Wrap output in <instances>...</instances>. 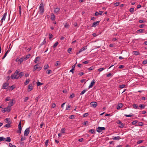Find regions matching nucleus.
Returning <instances> with one entry per match:
<instances>
[{
	"label": "nucleus",
	"mask_w": 147,
	"mask_h": 147,
	"mask_svg": "<svg viewBox=\"0 0 147 147\" xmlns=\"http://www.w3.org/2000/svg\"><path fill=\"white\" fill-rule=\"evenodd\" d=\"M49 67V66L48 65H45L44 67V69H47Z\"/></svg>",
	"instance_id": "obj_56"
},
{
	"label": "nucleus",
	"mask_w": 147,
	"mask_h": 147,
	"mask_svg": "<svg viewBox=\"0 0 147 147\" xmlns=\"http://www.w3.org/2000/svg\"><path fill=\"white\" fill-rule=\"evenodd\" d=\"M9 84L7 82H6L3 84L2 87V88L3 89H6L7 88L6 87Z\"/></svg>",
	"instance_id": "obj_12"
},
{
	"label": "nucleus",
	"mask_w": 147,
	"mask_h": 147,
	"mask_svg": "<svg viewBox=\"0 0 147 147\" xmlns=\"http://www.w3.org/2000/svg\"><path fill=\"white\" fill-rule=\"evenodd\" d=\"M38 64H36V65H35L34 67V69H38Z\"/></svg>",
	"instance_id": "obj_52"
},
{
	"label": "nucleus",
	"mask_w": 147,
	"mask_h": 147,
	"mask_svg": "<svg viewBox=\"0 0 147 147\" xmlns=\"http://www.w3.org/2000/svg\"><path fill=\"white\" fill-rule=\"evenodd\" d=\"M142 63L144 65L146 64L147 63V61L146 60L142 62Z\"/></svg>",
	"instance_id": "obj_61"
},
{
	"label": "nucleus",
	"mask_w": 147,
	"mask_h": 147,
	"mask_svg": "<svg viewBox=\"0 0 147 147\" xmlns=\"http://www.w3.org/2000/svg\"><path fill=\"white\" fill-rule=\"evenodd\" d=\"M72 50V48H69L67 50V52L69 54H71V53L70 52Z\"/></svg>",
	"instance_id": "obj_41"
},
{
	"label": "nucleus",
	"mask_w": 147,
	"mask_h": 147,
	"mask_svg": "<svg viewBox=\"0 0 147 147\" xmlns=\"http://www.w3.org/2000/svg\"><path fill=\"white\" fill-rule=\"evenodd\" d=\"M3 109H2L1 111L2 113H4L6 112H9L11 110V108H10L8 106L7 107L3 108V110H2Z\"/></svg>",
	"instance_id": "obj_2"
},
{
	"label": "nucleus",
	"mask_w": 147,
	"mask_h": 147,
	"mask_svg": "<svg viewBox=\"0 0 147 147\" xmlns=\"http://www.w3.org/2000/svg\"><path fill=\"white\" fill-rule=\"evenodd\" d=\"M144 30L143 29H140L137 30L136 32L137 33L139 34L141 33L144 32Z\"/></svg>",
	"instance_id": "obj_18"
},
{
	"label": "nucleus",
	"mask_w": 147,
	"mask_h": 147,
	"mask_svg": "<svg viewBox=\"0 0 147 147\" xmlns=\"http://www.w3.org/2000/svg\"><path fill=\"white\" fill-rule=\"evenodd\" d=\"M122 106V104L121 103L117 105V109H120Z\"/></svg>",
	"instance_id": "obj_21"
},
{
	"label": "nucleus",
	"mask_w": 147,
	"mask_h": 147,
	"mask_svg": "<svg viewBox=\"0 0 147 147\" xmlns=\"http://www.w3.org/2000/svg\"><path fill=\"white\" fill-rule=\"evenodd\" d=\"M59 11V8L57 7L54 9V12L55 13H57Z\"/></svg>",
	"instance_id": "obj_16"
},
{
	"label": "nucleus",
	"mask_w": 147,
	"mask_h": 147,
	"mask_svg": "<svg viewBox=\"0 0 147 147\" xmlns=\"http://www.w3.org/2000/svg\"><path fill=\"white\" fill-rule=\"evenodd\" d=\"M89 132L91 134H94L95 133V130L94 129H91L89 131Z\"/></svg>",
	"instance_id": "obj_23"
},
{
	"label": "nucleus",
	"mask_w": 147,
	"mask_h": 147,
	"mask_svg": "<svg viewBox=\"0 0 147 147\" xmlns=\"http://www.w3.org/2000/svg\"><path fill=\"white\" fill-rule=\"evenodd\" d=\"M6 138L2 137H0V142L4 141L5 140Z\"/></svg>",
	"instance_id": "obj_37"
},
{
	"label": "nucleus",
	"mask_w": 147,
	"mask_h": 147,
	"mask_svg": "<svg viewBox=\"0 0 147 147\" xmlns=\"http://www.w3.org/2000/svg\"><path fill=\"white\" fill-rule=\"evenodd\" d=\"M10 99V98L9 97H7L5 100V102L9 100Z\"/></svg>",
	"instance_id": "obj_58"
},
{
	"label": "nucleus",
	"mask_w": 147,
	"mask_h": 147,
	"mask_svg": "<svg viewBox=\"0 0 147 147\" xmlns=\"http://www.w3.org/2000/svg\"><path fill=\"white\" fill-rule=\"evenodd\" d=\"M30 81V80L29 79L27 80L26 81L24 82V84L25 85H27L29 83Z\"/></svg>",
	"instance_id": "obj_32"
},
{
	"label": "nucleus",
	"mask_w": 147,
	"mask_h": 147,
	"mask_svg": "<svg viewBox=\"0 0 147 147\" xmlns=\"http://www.w3.org/2000/svg\"><path fill=\"white\" fill-rule=\"evenodd\" d=\"M105 68H100L98 69V71L100 72L102 71V70H104Z\"/></svg>",
	"instance_id": "obj_48"
},
{
	"label": "nucleus",
	"mask_w": 147,
	"mask_h": 147,
	"mask_svg": "<svg viewBox=\"0 0 147 147\" xmlns=\"http://www.w3.org/2000/svg\"><path fill=\"white\" fill-rule=\"evenodd\" d=\"M49 38L51 39L53 37V35L51 34H49Z\"/></svg>",
	"instance_id": "obj_57"
},
{
	"label": "nucleus",
	"mask_w": 147,
	"mask_h": 147,
	"mask_svg": "<svg viewBox=\"0 0 147 147\" xmlns=\"http://www.w3.org/2000/svg\"><path fill=\"white\" fill-rule=\"evenodd\" d=\"M30 56V54H28L25 57H24V60L26 61L28 59Z\"/></svg>",
	"instance_id": "obj_19"
},
{
	"label": "nucleus",
	"mask_w": 147,
	"mask_h": 147,
	"mask_svg": "<svg viewBox=\"0 0 147 147\" xmlns=\"http://www.w3.org/2000/svg\"><path fill=\"white\" fill-rule=\"evenodd\" d=\"M87 90V89H85L83 90V91H82L81 93H80V95H82L84 94L85 92Z\"/></svg>",
	"instance_id": "obj_35"
},
{
	"label": "nucleus",
	"mask_w": 147,
	"mask_h": 147,
	"mask_svg": "<svg viewBox=\"0 0 147 147\" xmlns=\"http://www.w3.org/2000/svg\"><path fill=\"white\" fill-rule=\"evenodd\" d=\"M139 107L141 109H144L145 108V106H143L142 105V104L140 105Z\"/></svg>",
	"instance_id": "obj_45"
},
{
	"label": "nucleus",
	"mask_w": 147,
	"mask_h": 147,
	"mask_svg": "<svg viewBox=\"0 0 147 147\" xmlns=\"http://www.w3.org/2000/svg\"><path fill=\"white\" fill-rule=\"evenodd\" d=\"M55 19V16L54 14L51 15V19L52 20H54Z\"/></svg>",
	"instance_id": "obj_26"
},
{
	"label": "nucleus",
	"mask_w": 147,
	"mask_h": 147,
	"mask_svg": "<svg viewBox=\"0 0 147 147\" xmlns=\"http://www.w3.org/2000/svg\"><path fill=\"white\" fill-rule=\"evenodd\" d=\"M133 115H134L132 113H131L130 115H126V114L124 115V116H125L126 117H131Z\"/></svg>",
	"instance_id": "obj_27"
},
{
	"label": "nucleus",
	"mask_w": 147,
	"mask_h": 147,
	"mask_svg": "<svg viewBox=\"0 0 147 147\" xmlns=\"http://www.w3.org/2000/svg\"><path fill=\"white\" fill-rule=\"evenodd\" d=\"M7 14V12L5 13L3 15V16L1 20V24L0 26H1L2 24L4 21L6 17V16Z\"/></svg>",
	"instance_id": "obj_6"
},
{
	"label": "nucleus",
	"mask_w": 147,
	"mask_h": 147,
	"mask_svg": "<svg viewBox=\"0 0 147 147\" xmlns=\"http://www.w3.org/2000/svg\"><path fill=\"white\" fill-rule=\"evenodd\" d=\"M24 60V57L21 58L18 60L19 61L18 63L19 64H20Z\"/></svg>",
	"instance_id": "obj_22"
},
{
	"label": "nucleus",
	"mask_w": 147,
	"mask_h": 147,
	"mask_svg": "<svg viewBox=\"0 0 147 147\" xmlns=\"http://www.w3.org/2000/svg\"><path fill=\"white\" fill-rule=\"evenodd\" d=\"M59 43L58 42H56L53 45V48H54L56 47L58 45Z\"/></svg>",
	"instance_id": "obj_33"
},
{
	"label": "nucleus",
	"mask_w": 147,
	"mask_h": 147,
	"mask_svg": "<svg viewBox=\"0 0 147 147\" xmlns=\"http://www.w3.org/2000/svg\"><path fill=\"white\" fill-rule=\"evenodd\" d=\"M75 96V94L74 93H72L69 97L70 98H72Z\"/></svg>",
	"instance_id": "obj_44"
},
{
	"label": "nucleus",
	"mask_w": 147,
	"mask_h": 147,
	"mask_svg": "<svg viewBox=\"0 0 147 147\" xmlns=\"http://www.w3.org/2000/svg\"><path fill=\"white\" fill-rule=\"evenodd\" d=\"M125 84L121 85L119 86V88L121 89L125 87Z\"/></svg>",
	"instance_id": "obj_40"
},
{
	"label": "nucleus",
	"mask_w": 147,
	"mask_h": 147,
	"mask_svg": "<svg viewBox=\"0 0 147 147\" xmlns=\"http://www.w3.org/2000/svg\"><path fill=\"white\" fill-rule=\"evenodd\" d=\"M120 3V2H116L115 3H114V5L115 6H118V5Z\"/></svg>",
	"instance_id": "obj_47"
},
{
	"label": "nucleus",
	"mask_w": 147,
	"mask_h": 147,
	"mask_svg": "<svg viewBox=\"0 0 147 147\" xmlns=\"http://www.w3.org/2000/svg\"><path fill=\"white\" fill-rule=\"evenodd\" d=\"M36 83H37V85L38 86H41L43 84L42 83L40 82H37Z\"/></svg>",
	"instance_id": "obj_36"
},
{
	"label": "nucleus",
	"mask_w": 147,
	"mask_h": 147,
	"mask_svg": "<svg viewBox=\"0 0 147 147\" xmlns=\"http://www.w3.org/2000/svg\"><path fill=\"white\" fill-rule=\"evenodd\" d=\"M40 57H36V58L35 59L34 62L36 63H37V62L39 61V60H40Z\"/></svg>",
	"instance_id": "obj_20"
},
{
	"label": "nucleus",
	"mask_w": 147,
	"mask_h": 147,
	"mask_svg": "<svg viewBox=\"0 0 147 147\" xmlns=\"http://www.w3.org/2000/svg\"><path fill=\"white\" fill-rule=\"evenodd\" d=\"M100 22V21L94 22L92 23V27H95L96 26L99 25Z\"/></svg>",
	"instance_id": "obj_7"
},
{
	"label": "nucleus",
	"mask_w": 147,
	"mask_h": 147,
	"mask_svg": "<svg viewBox=\"0 0 147 147\" xmlns=\"http://www.w3.org/2000/svg\"><path fill=\"white\" fill-rule=\"evenodd\" d=\"M121 138L119 136H117L116 137L113 136L112 138L114 140H119L121 139Z\"/></svg>",
	"instance_id": "obj_13"
},
{
	"label": "nucleus",
	"mask_w": 147,
	"mask_h": 147,
	"mask_svg": "<svg viewBox=\"0 0 147 147\" xmlns=\"http://www.w3.org/2000/svg\"><path fill=\"white\" fill-rule=\"evenodd\" d=\"M46 43V41L45 40V38L44 39L43 41L40 44V46H41L45 44Z\"/></svg>",
	"instance_id": "obj_34"
},
{
	"label": "nucleus",
	"mask_w": 147,
	"mask_h": 147,
	"mask_svg": "<svg viewBox=\"0 0 147 147\" xmlns=\"http://www.w3.org/2000/svg\"><path fill=\"white\" fill-rule=\"evenodd\" d=\"M13 105V99H12L11 100L10 102H9L8 106L9 107L11 108V107Z\"/></svg>",
	"instance_id": "obj_11"
},
{
	"label": "nucleus",
	"mask_w": 147,
	"mask_h": 147,
	"mask_svg": "<svg viewBox=\"0 0 147 147\" xmlns=\"http://www.w3.org/2000/svg\"><path fill=\"white\" fill-rule=\"evenodd\" d=\"M74 115H71L69 117V118L72 119L74 117Z\"/></svg>",
	"instance_id": "obj_59"
},
{
	"label": "nucleus",
	"mask_w": 147,
	"mask_h": 147,
	"mask_svg": "<svg viewBox=\"0 0 147 147\" xmlns=\"http://www.w3.org/2000/svg\"><path fill=\"white\" fill-rule=\"evenodd\" d=\"M132 106L134 109H137L138 108L139 109V108H138V106L137 104H134Z\"/></svg>",
	"instance_id": "obj_28"
},
{
	"label": "nucleus",
	"mask_w": 147,
	"mask_h": 147,
	"mask_svg": "<svg viewBox=\"0 0 147 147\" xmlns=\"http://www.w3.org/2000/svg\"><path fill=\"white\" fill-rule=\"evenodd\" d=\"M30 132V127L27 128L25 131L24 132V136H27L29 134Z\"/></svg>",
	"instance_id": "obj_5"
},
{
	"label": "nucleus",
	"mask_w": 147,
	"mask_h": 147,
	"mask_svg": "<svg viewBox=\"0 0 147 147\" xmlns=\"http://www.w3.org/2000/svg\"><path fill=\"white\" fill-rule=\"evenodd\" d=\"M64 26L66 28H68L69 26V25L67 24V23H66L65 25Z\"/></svg>",
	"instance_id": "obj_62"
},
{
	"label": "nucleus",
	"mask_w": 147,
	"mask_h": 147,
	"mask_svg": "<svg viewBox=\"0 0 147 147\" xmlns=\"http://www.w3.org/2000/svg\"><path fill=\"white\" fill-rule=\"evenodd\" d=\"M11 139L9 137H8L7 138L5 141L8 142H10L11 141Z\"/></svg>",
	"instance_id": "obj_39"
},
{
	"label": "nucleus",
	"mask_w": 147,
	"mask_h": 147,
	"mask_svg": "<svg viewBox=\"0 0 147 147\" xmlns=\"http://www.w3.org/2000/svg\"><path fill=\"white\" fill-rule=\"evenodd\" d=\"M86 46L82 48L81 49H80V51H81V52H82L83 51H84L86 49Z\"/></svg>",
	"instance_id": "obj_30"
},
{
	"label": "nucleus",
	"mask_w": 147,
	"mask_h": 147,
	"mask_svg": "<svg viewBox=\"0 0 147 147\" xmlns=\"http://www.w3.org/2000/svg\"><path fill=\"white\" fill-rule=\"evenodd\" d=\"M48 141H49L48 140H47L45 141V146H48Z\"/></svg>",
	"instance_id": "obj_55"
},
{
	"label": "nucleus",
	"mask_w": 147,
	"mask_h": 147,
	"mask_svg": "<svg viewBox=\"0 0 147 147\" xmlns=\"http://www.w3.org/2000/svg\"><path fill=\"white\" fill-rule=\"evenodd\" d=\"M134 11V8H131L129 9V11L131 13H133Z\"/></svg>",
	"instance_id": "obj_51"
},
{
	"label": "nucleus",
	"mask_w": 147,
	"mask_h": 147,
	"mask_svg": "<svg viewBox=\"0 0 147 147\" xmlns=\"http://www.w3.org/2000/svg\"><path fill=\"white\" fill-rule=\"evenodd\" d=\"M18 75H19V78H21V77L22 76H24V74L23 72H21L19 73L18 74Z\"/></svg>",
	"instance_id": "obj_24"
},
{
	"label": "nucleus",
	"mask_w": 147,
	"mask_h": 147,
	"mask_svg": "<svg viewBox=\"0 0 147 147\" xmlns=\"http://www.w3.org/2000/svg\"><path fill=\"white\" fill-rule=\"evenodd\" d=\"M97 105V102H92L90 103V105L94 108Z\"/></svg>",
	"instance_id": "obj_10"
},
{
	"label": "nucleus",
	"mask_w": 147,
	"mask_h": 147,
	"mask_svg": "<svg viewBox=\"0 0 147 147\" xmlns=\"http://www.w3.org/2000/svg\"><path fill=\"white\" fill-rule=\"evenodd\" d=\"M16 75H15V73H14L11 75V78L12 79H18V78H16Z\"/></svg>",
	"instance_id": "obj_14"
},
{
	"label": "nucleus",
	"mask_w": 147,
	"mask_h": 147,
	"mask_svg": "<svg viewBox=\"0 0 147 147\" xmlns=\"http://www.w3.org/2000/svg\"><path fill=\"white\" fill-rule=\"evenodd\" d=\"M143 140H139L137 142V144H139L142 142H143Z\"/></svg>",
	"instance_id": "obj_60"
},
{
	"label": "nucleus",
	"mask_w": 147,
	"mask_h": 147,
	"mask_svg": "<svg viewBox=\"0 0 147 147\" xmlns=\"http://www.w3.org/2000/svg\"><path fill=\"white\" fill-rule=\"evenodd\" d=\"M71 107V106L70 105H68L67 106L66 110H70V109H69Z\"/></svg>",
	"instance_id": "obj_42"
},
{
	"label": "nucleus",
	"mask_w": 147,
	"mask_h": 147,
	"mask_svg": "<svg viewBox=\"0 0 147 147\" xmlns=\"http://www.w3.org/2000/svg\"><path fill=\"white\" fill-rule=\"evenodd\" d=\"M28 91L29 92L33 88V86L31 84H30L28 87Z\"/></svg>",
	"instance_id": "obj_8"
},
{
	"label": "nucleus",
	"mask_w": 147,
	"mask_h": 147,
	"mask_svg": "<svg viewBox=\"0 0 147 147\" xmlns=\"http://www.w3.org/2000/svg\"><path fill=\"white\" fill-rule=\"evenodd\" d=\"M138 122L137 120H135L131 122V123L133 125H134L136 124Z\"/></svg>",
	"instance_id": "obj_38"
},
{
	"label": "nucleus",
	"mask_w": 147,
	"mask_h": 147,
	"mask_svg": "<svg viewBox=\"0 0 147 147\" xmlns=\"http://www.w3.org/2000/svg\"><path fill=\"white\" fill-rule=\"evenodd\" d=\"M10 126V124L9 123L7 124L4 126V127H9Z\"/></svg>",
	"instance_id": "obj_49"
},
{
	"label": "nucleus",
	"mask_w": 147,
	"mask_h": 147,
	"mask_svg": "<svg viewBox=\"0 0 147 147\" xmlns=\"http://www.w3.org/2000/svg\"><path fill=\"white\" fill-rule=\"evenodd\" d=\"M65 132V128H62L61 129V134H64Z\"/></svg>",
	"instance_id": "obj_31"
},
{
	"label": "nucleus",
	"mask_w": 147,
	"mask_h": 147,
	"mask_svg": "<svg viewBox=\"0 0 147 147\" xmlns=\"http://www.w3.org/2000/svg\"><path fill=\"white\" fill-rule=\"evenodd\" d=\"M94 81H95L94 80H93L91 82V83L90 84V85L88 87L89 88H91L94 85V84H95V82Z\"/></svg>",
	"instance_id": "obj_9"
},
{
	"label": "nucleus",
	"mask_w": 147,
	"mask_h": 147,
	"mask_svg": "<svg viewBox=\"0 0 147 147\" xmlns=\"http://www.w3.org/2000/svg\"><path fill=\"white\" fill-rule=\"evenodd\" d=\"M145 25L144 24H142L140 25L139 27L140 28H143L144 27Z\"/></svg>",
	"instance_id": "obj_46"
},
{
	"label": "nucleus",
	"mask_w": 147,
	"mask_h": 147,
	"mask_svg": "<svg viewBox=\"0 0 147 147\" xmlns=\"http://www.w3.org/2000/svg\"><path fill=\"white\" fill-rule=\"evenodd\" d=\"M18 127L19 130L17 131V132L20 134L21 133L22 131V123L21 121H20L19 123Z\"/></svg>",
	"instance_id": "obj_3"
},
{
	"label": "nucleus",
	"mask_w": 147,
	"mask_h": 147,
	"mask_svg": "<svg viewBox=\"0 0 147 147\" xmlns=\"http://www.w3.org/2000/svg\"><path fill=\"white\" fill-rule=\"evenodd\" d=\"M26 139V138L25 137H22L21 138V139L20 140L21 141H22L25 140Z\"/></svg>",
	"instance_id": "obj_63"
},
{
	"label": "nucleus",
	"mask_w": 147,
	"mask_h": 147,
	"mask_svg": "<svg viewBox=\"0 0 147 147\" xmlns=\"http://www.w3.org/2000/svg\"><path fill=\"white\" fill-rule=\"evenodd\" d=\"M39 9V10L40 14L42 15L44 11V5L42 3L40 4Z\"/></svg>",
	"instance_id": "obj_1"
},
{
	"label": "nucleus",
	"mask_w": 147,
	"mask_h": 147,
	"mask_svg": "<svg viewBox=\"0 0 147 147\" xmlns=\"http://www.w3.org/2000/svg\"><path fill=\"white\" fill-rule=\"evenodd\" d=\"M9 52V50H8L6 52V53H5V55H4V56L3 57H2V59H4L5 57H6V56H7L8 53Z\"/></svg>",
	"instance_id": "obj_29"
},
{
	"label": "nucleus",
	"mask_w": 147,
	"mask_h": 147,
	"mask_svg": "<svg viewBox=\"0 0 147 147\" xmlns=\"http://www.w3.org/2000/svg\"><path fill=\"white\" fill-rule=\"evenodd\" d=\"M9 147H16L15 145H12L11 143H10L9 144Z\"/></svg>",
	"instance_id": "obj_50"
},
{
	"label": "nucleus",
	"mask_w": 147,
	"mask_h": 147,
	"mask_svg": "<svg viewBox=\"0 0 147 147\" xmlns=\"http://www.w3.org/2000/svg\"><path fill=\"white\" fill-rule=\"evenodd\" d=\"M88 113H86L84 114V115H83V116L84 117H86L88 116Z\"/></svg>",
	"instance_id": "obj_54"
},
{
	"label": "nucleus",
	"mask_w": 147,
	"mask_h": 147,
	"mask_svg": "<svg viewBox=\"0 0 147 147\" xmlns=\"http://www.w3.org/2000/svg\"><path fill=\"white\" fill-rule=\"evenodd\" d=\"M103 13V11H100L99 12H98L97 11H96L95 13V15L96 16H97L99 15H101Z\"/></svg>",
	"instance_id": "obj_17"
},
{
	"label": "nucleus",
	"mask_w": 147,
	"mask_h": 147,
	"mask_svg": "<svg viewBox=\"0 0 147 147\" xmlns=\"http://www.w3.org/2000/svg\"><path fill=\"white\" fill-rule=\"evenodd\" d=\"M88 121H84V122L83 123V124L84 125L86 126L88 125H86V124L88 123Z\"/></svg>",
	"instance_id": "obj_43"
},
{
	"label": "nucleus",
	"mask_w": 147,
	"mask_h": 147,
	"mask_svg": "<svg viewBox=\"0 0 147 147\" xmlns=\"http://www.w3.org/2000/svg\"><path fill=\"white\" fill-rule=\"evenodd\" d=\"M105 128L104 127H98L96 129V131L100 133L101 132L102 130H105Z\"/></svg>",
	"instance_id": "obj_4"
},
{
	"label": "nucleus",
	"mask_w": 147,
	"mask_h": 147,
	"mask_svg": "<svg viewBox=\"0 0 147 147\" xmlns=\"http://www.w3.org/2000/svg\"><path fill=\"white\" fill-rule=\"evenodd\" d=\"M76 63H76L74 65L72 66V69L70 71L71 72L72 74L74 73V70L76 65Z\"/></svg>",
	"instance_id": "obj_15"
},
{
	"label": "nucleus",
	"mask_w": 147,
	"mask_h": 147,
	"mask_svg": "<svg viewBox=\"0 0 147 147\" xmlns=\"http://www.w3.org/2000/svg\"><path fill=\"white\" fill-rule=\"evenodd\" d=\"M116 123L117 124H120L121 123V121L119 120H118L117 121H116Z\"/></svg>",
	"instance_id": "obj_64"
},
{
	"label": "nucleus",
	"mask_w": 147,
	"mask_h": 147,
	"mask_svg": "<svg viewBox=\"0 0 147 147\" xmlns=\"http://www.w3.org/2000/svg\"><path fill=\"white\" fill-rule=\"evenodd\" d=\"M120 124H121V125L120 126H119V127L123 128V127H124L125 125L124 124H123V123H121Z\"/></svg>",
	"instance_id": "obj_53"
},
{
	"label": "nucleus",
	"mask_w": 147,
	"mask_h": 147,
	"mask_svg": "<svg viewBox=\"0 0 147 147\" xmlns=\"http://www.w3.org/2000/svg\"><path fill=\"white\" fill-rule=\"evenodd\" d=\"M134 54L135 55H140L139 52L137 51H133Z\"/></svg>",
	"instance_id": "obj_25"
}]
</instances>
